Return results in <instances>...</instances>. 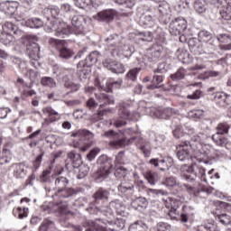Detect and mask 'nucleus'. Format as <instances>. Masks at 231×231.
<instances>
[{"instance_id":"nucleus-1","label":"nucleus","mask_w":231,"mask_h":231,"mask_svg":"<svg viewBox=\"0 0 231 231\" xmlns=\"http://www.w3.org/2000/svg\"><path fill=\"white\" fill-rule=\"evenodd\" d=\"M188 134H189L190 141H184L177 146V158L180 162H185L190 158L192 152H203V145L205 141L208 138L204 133H198L196 129L188 127Z\"/></svg>"},{"instance_id":"nucleus-2","label":"nucleus","mask_w":231,"mask_h":231,"mask_svg":"<svg viewBox=\"0 0 231 231\" xmlns=\"http://www.w3.org/2000/svg\"><path fill=\"white\" fill-rule=\"evenodd\" d=\"M84 24H86V18L82 15H76L72 18V26L62 22L54 27L56 37H66L69 33H82L84 32Z\"/></svg>"},{"instance_id":"nucleus-3","label":"nucleus","mask_w":231,"mask_h":231,"mask_svg":"<svg viewBox=\"0 0 231 231\" xmlns=\"http://www.w3.org/2000/svg\"><path fill=\"white\" fill-rule=\"evenodd\" d=\"M166 213L171 217V220L180 221V223H187V220L192 218L194 216V209L191 207H182V213L178 215V204L166 203Z\"/></svg>"},{"instance_id":"nucleus-4","label":"nucleus","mask_w":231,"mask_h":231,"mask_svg":"<svg viewBox=\"0 0 231 231\" xmlns=\"http://www.w3.org/2000/svg\"><path fill=\"white\" fill-rule=\"evenodd\" d=\"M124 227H125V223L123 222V219L116 221L97 220V222H94V226L87 227L85 231H120Z\"/></svg>"},{"instance_id":"nucleus-5","label":"nucleus","mask_w":231,"mask_h":231,"mask_svg":"<svg viewBox=\"0 0 231 231\" xmlns=\"http://www.w3.org/2000/svg\"><path fill=\"white\" fill-rule=\"evenodd\" d=\"M49 44H51L52 48H55L57 50V51L59 52V57H60V59L68 60L73 57V51L68 48V42H66V41L51 38L49 40Z\"/></svg>"},{"instance_id":"nucleus-6","label":"nucleus","mask_w":231,"mask_h":231,"mask_svg":"<svg viewBox=\"0 0 231 231\" xmlns=\"http://www.w3.org/2000/svg\"><path fill=\"white\" fill-rule=\"evenodd\" d=\"M51 206L43 205L42 206V209L43 212L47 213H58V215H60V220H68L69 217H72V212L68 210L65 206H63L60 203H53L49 204Z\"/></svg>"},{"instance_id":"nucleus-7","label":"nucleus","mask_w":231,"mask_h":231,"mask_svg":"<svg viewBox=\"0 0 231 231\" xmlns=\"http://www.w3.org/2000/svg\"><path fill=\"white\" fill-rule=\"evenodd\" d=\"M97 163L99 165V169L96 173L97 180L107 178L109 174H111V169H113L111 159L107 158L106 155H102L98 158Z\"/></svg>"},{"instance_id":"nucleus-8","label":"nucleus","mask_w":231,"mask_h":231,"mask_svg":"<svg viewBox=\"0 0 231 231\" xmlns=\"http://www.w3.org/2000/svg\"><path fill=\"white\" fill-rule=\"evenodd\" d=\"M69 183V180H68L66 177L59 176L56 178L55 189L58 190L57 196H59V198H69L73 196V189H66Z\"/></svg>"},{"instance_id":"nucleus-9","label":"nucleus","mask_w":231,"mask_h":231,"mask_svg":"<svg viewBox=\"0 0 231 231\" xmlns=\"http://www.w3.org/2000/svg\"><path fill=\"white\" fill-rule=\"evenodd\" d=\"M199 42H204V53H210L215 48L216 38L208 31L202 30L199 32Z\"/></svg>"},{"instance_id":"nucleus-10","label":"nucleus","mask_w":231,"mask_h":231,"mask_svg":"<svg viewBox=\"0 0 231 231\" xmlns=\"http://www.w3.org/2000/svg\"><path fill=\"white\" fill-rule=\"evenodd\" d=\"M1 145H3V137L0 136V147ZM12 147L11 142H7L3 145L2 151H0V165H6V163L12 162V158H14Z\"/></svg>"},{"instance_id":"nucleus-11","label":"nucleus","mask_w":231,"mask_h":231,"mask_svg":"<svg viewBox=\"0 0 231 231\" xmlns=\"http://www.w3.org/2000/svg\"><path fill=\"white\" fill-rule=\"evenodd\" d=\"M80 165H82V156H80V153L76 152L74 150L69 152L65 164L66 170L71 171V169H79Z\"/></svg>"},{"instance_id":"nucleus-12","label":"nucleus","mask_w":231,"mask_h":231,"mask_svg":"<svg viewBox=\"0 0 231 231\" xmlns=\"http://www.w3.org/2000/svg\"><path fill=\"white\" fill-rule=\"evenodd\" d=\"M120 36L115 34L106 39V42L109 48H117L119 51H122L123 53H132L133 48L129 47L128 45H124L122 47L120 43Z\"/></svg>"},{"instance_id":"nucleus-13","label":"nucleus","mask_w":231,"mask_h":231,"mask_svg":"<svg viewBox=\"0 0 231 231\" xmlns=\"http://www.w3.org/2000/svg\"><path fill=\"white\" fill-rule=\"evenodd\" d=\"M118 116L123 120H132V122H138V120H140V113H131L127 108V105H125V103H122L119 105Z\"/></svg>"},{"instance_id":"nucleus-14","label":"nucleus","mask_w":231,"mask_h":231,"mask_svg":"<svg viewBox=\"0 0 231 231\" xmlns=\"http://www.w3.org/2000/svg\"><path fill=\"white\" fill-rule=\"evenodd\" d=\"M118 16V12L115 9H106L96 15H94V19L96 21H99L101 23H113L115 21V17Z\"/></svg>"},{"instance_id":"nucleus-15","label":"nucleus","mask_w":231,"mask_h":231,"mask_svg":"<svg viewBox=\"0 0 231 231\" xmlns=\"http://www.w3.org/2000/svg\"><path fill=\"white\" fill-rule=\"evenodd\" d=\"M150 111L151 116H155V118H162L163 120H167V118H171V116L178 115V110L173 109L171 107L159 108L158 110L151 108Z\"/></svg>"},{"instance_id":"nucleus-16","label":"nucleus","mask_w":231,"mask_h":231,"mask_svg":"<svg viewBox=\"0 0 231 231\" xmlns=\"http://www.w3.org/2000/svg\"><path fill=\"white\" fill-rule=\"evenodd\" d=\"M182 169L186 172H189V174H194L197 178H199L201 181H205V183H207V173L205 172V168L193 163L190 166L185 165Z\"/></svg>"},{"instance_id":"nucleus-17","label":"nucleus","mask_w":231,"mask_h":231,"mask_svg":"<svg viewBox=\"0 0 231 231\" xmlns=\"http://www.w3.org/2000/svg\"><path fill=\"white\" fill-rule=\"evenodd\" d=\"M102 59V55L97 51H94L90 52V54L85 59V60H81L78 63V68H91L93 64H97L98 60Z\"/></svg>"},{"instance_id":"nucleus-18","label":"nucleus","mask_w":231,"mask_h":231,"mask_svg":"<svg viewBox=\"0 0 231 231\" xmlns=\"http://www.w3.org/2000/svg\"><path fill=\"white\" fill-rule=\"evenodd\" d=\"M39 51H41V47L38 43L33 42H28L26 45V53L31 60H34V62H37V60H39Z\"/></svg>"},{"instance_id":"nucleus-19","label":"nucleus","mask_w":231,"mask_h":231,"mask_svg":"<svg viewBox=\"0 0 231 231\" xmlns=\"http://www.w3.org/2000/svg\"><path fill=\"white\" fill-rule=\"evenodd\" d=\"M104 68H106V69H109L112 71V73H124L125 71V69L124 68V65L122 63L117 61H113L112 60H105L103 61Z\"/></svg>"},{"instance_id":"nucleus-20","label":"nucleus","mask_w":231,"mask_h":231,"mask_svg":"<svg viewBox=\"0 0 231 231\" xmlns=\"http://www.w3.org/2000/svg\"><path fill=\"white\" fill-rule=\"evenodd\" d=\"M19 7V3L15 1H5L0 4V10L6 15H13Z\"/></svg>"},{"instance_id":"nucleus-21","label":"nucleus","mask_w":231,"mask_h":231,"mask_svg":"<svg viewBox=\"0 0 231 231\" xmlns=\"http://www.w3.org/2000/svg\"><path fill=\"white\" fill-rule=\"evenodd\" d=\"M149 59L152 60H158L163 57V46L159 43H153L149 50Z\"/></svg>"},{"instance_id":"nucleus-22","label":"nucleus","mask_w":231,"mask_h":231,"mask_svg":"<svg viewBox=\"0 0 231 231\" xmlns=\"http://www.w3.org/2000/svg\"><path fill=\"white\" fill-rule=\"evenodd\" d=\"M96 98L99 102L100 108H104L106 106H115V97L105 93L96 94Z\"/></svg>"},{"instance_id":"nucleus-23","label":"nucleus","mask_w":231,"mask_h":231,"mask_svg":"<svg viewBox=\"0 0 231 231\" xmlns=\"http://www.w3.org/2000/svg\"><path fill=\"white\" fill-rule=\"evenodd\" d=\"M100 91H105L106 93H113V89H120L122 86V80L118 79L117 81H109L106 84V87L100 85L99 82L96 84Z\"/></svg>"},{"instance_id":"nucleus-24","label":"nucleus","mask_w":231,"mask_h":231,"mask_svg":"<svg viewBox=\"0 0 231 231\" xmlns=\"http://www.w3.org/2000/svg\"><path fill=\"white\" fill-rule=\"evenodd\" d=\"M3 31L5 33H10L12 35H18V37H22L23 35V31L19 30L17 25L14 24L12 22H6L3 25Z\"/></svg>"},{"instance_id":"nucleus-25","label":"nucleus","mask_w":231,"mask_h":231,"mask_svg":"<svg viewBox=\"0 0 231 231\" xmlns=\"http://www.w3.org/2000/svg\"><path fill=\"white\" fill-rule=\"evenodd\" d=\"M22 24L27 26L28 28H42L44 26V22L41 18H30Z\"/></svg>"},{"instance_id":"nucleus-26","label":"nucleus","mask_w":231,"mask_h":231,"mask_svg":"<svg viewBox=\"0 0 231 231\" xmlns=\"http://www.w3.org/2000/svg\"><path fill=\"white\" fill-rule=\"evenodd\" d=\"M135 140V145L143 152L144 156H147L151 152V149L149 148V144L143 141V138L142 137H136Z\"/></svg>"},{"instance_id":"nucleus-27","label":"nucleus","mask_w":231,"mask_h":231,"mask_svg":"<svg viewBox=\"0 0 231 231\" xmlns=\"http://www.w3.org/2000/svg\"><path fill=\"white\" fill-rule=\"evenodd\" d=\"M213 101L219 106H226L228 104V96L225 92H217L213 94Z\"/></svg>"},{"instance_id":"nucleus-28","label":"nucleus","mask_w":231,"mask_h":231,"mask_svg":"<svg viewBox=\"0 0 231 231\" xmlns=\"http://www.w3.org/2000/svg\"><path fill=\"white\" fill-rule=\"evenodd\" d=\"M212 140L219 147H225L228 144V137H225V134H214Z\"/></svg>"},{"instance_id":"nucleus-29","label":"nucleus","mask_w":231,"mask_h":231,"mask_svg":"<svg viewBox=\"0 0 231 231\" xmlns=\"http://www.w3.org/2000/svg\"><path fill=\"white\" fill-rule=\"evenodd\" d=\"M63 82H64V87L67 89H69L70 91H72V93H75V91H79V89H80V85L73 82L68 76L63 78Z\"/></svg>"},{"instance_id":"nucleus-30","label":"nucleus","mask_w":231,"mask_h":231,"mask_svg":"<svg viewBox=\"0 0 231 231\" xmlns=\"http://www.w3.org/2000/svg\"><path fill=\"white\" fill-rule=\"evenodd\" d=\"M71 136L73 138H85L86 140H91L95 135L88 130H78L72 133Z\"/></svg>"},{"instance_id":"nucleus-31","label":"nucleus","mask_w":231,"mask_h":231,"mask_svg":"<svg viewBox=\"0 0 231 231\" xmlns=\"http://www.w3.org/2000/svg\"><path fill=\"white\" fill-rule=\"evenodd\" d=\"M96 201H108L109 191L104 189H99L93 196Z\"/></svg>"},{"instance_id":"nucleus-32","label":"nucleus","mask_w":231,"mask_h":231,"mask_svg":"<svg viewBox=\"0 0 231 231\" xmlns=\"http://www.w3.org/2000/svg\"><path fill=\"white\" fill-rule=\"evenodd\" d=\"M42 111L44 115L49 116L50 122H57L59 120V112L55 111L51 106H46Z\"/></svg>"},{"instance_id":"nucleus-33","label":"nucleus","mask_w":231,"mask_h":231,"mask_svg":"<svg viewBox=\"0 0 231 231\" xmlns=\"http://www.w3.org/2000/svg\"><path fill=\"white\" fill-rule=\"evenodd\" d=\"M171 28H178L180 32L187 30V20L183 18H176L172 22Z\"/></svg>"},{"instance_id":"nucleus-34","label":"nucleus","mask_w":231,"mask_h":231,"mask_svg":"<svg viewBox=\"0 0 231 231\" xmlns=\"http://www.w3.org/2000/svg\"><path fill=\"white\" fill-rule=\"evenodd\" d=\"M14 178H24L26 176V169L24 168V164L19 163L15 164L14 170Z\"/></svg>"},{"instance_id":"nucleus-35","label":"nucleus","mask_w":231,"mask_h":231,"mask_svg":"<svg viewBox=\"0 0 231 231\" xmlns=\"http://www.w3.org/2000/svg\"><path fill=\"white\" fill-rule=\"evenodd\" d=\"M194 10L197 14H205V12H207V2L205 0H196L194 3Z\"/></svg>"},{"instance_id":"nucleus-36","label":"nucleus","mask_w":231,"mask_h":231,"mask_svg":"<svg viewBox=\"0 0 231 231\" xmlns=\"http://www.w3.org/2000/svg\"><path fill=\"white\" fill-rule=\"evenodd\" d=\"M144 178L147 180L150 185H156V182L160 180V176L154 171H147Z\"/></svg>"},{"instance_id":"nucleus-37","label":"nucleus","mask_w":231,"mask_h":231,"mask_svg":"<svg viewBox=\"0 0 231 231\" xmlns=\"http://www.w3.org/2000/svg\"><path fill=\"white\" fill-rule=\"evenodd\" d=\"M217 133L215 134H228V131H230V125L228 123H219L216 127Z\"/></svg>"},{"instance_id":"nucleus-38","label":"nucleus","mask_w":231,"mask_h":231,"mask_svg":"<svg viewBox=\"0 0 231 231\" xmlns=\"http://www.w3.org/2000/svg\"><path fill=\"white\" fill-rule=\"evenodd\" d=\"M78 69L79 80H86L87 79H89V73H91V69H89V67H80L78 68Z\"/></svg>"},{"instance_id":"nucleus-39","label":"nucleus","mask_w":231,"mask_h":231,"mask_svg":"<svg viewBox=\"0 0 231 231\" xmlns=\"http://www.w3.org/2000/svg\"><path fill=\"white\" fill-rule=\"evenodd\" d=\"M187 75V69L180 68L175 73L171 75V79L175 81L183 80V79H185V76Z\"/></svg>"},{"instance_id":"nucleus-40","label":"nucleus","mask_w":231,"mask_h":231,"mask_svg":"<svg viewBox=\"0 0 231 231\" xmlns=\"http://www.w3.org/2000/svg\"><path fill=\"white\" fill-rule=\"evenodd\" d=\"M28 213L29 210L27 208H17L15 209H13V215L19 219L27 217Z\"/></svg>"},{"instance_id":"nucleus-41","label":"nucleus","mask_w":231,"mask_h":231,"mask_svg":"<svg viewBox=\"0 0 231 231\" xmlns=\"http://www.w3.org/2000/svg\"><path fill=\"white\" fill-rule=\"evenodd\" d=\"M0 42H2V44H5V46H10V44L14 42L13 34H10L8 32H3L0 35Z\"/></svg>"},{"instance_id":"nucleus-42","label":"nucleus","mask_w":231,"mask_h":231,"mask_svg":"<svg viewBox=\"0 0 231 231\" xmlns=\"http://www.w3.org/2000/svg\"><path fill=\"white\" fill-rule=\"evenodd\" d=\"M41 84L45 86V88H56L57 82L51 77H43L41 79Z\"/></svg>"},{"instance_id":"nucleus-43","label":"nucleus","mask_w":231,"mask_h":231,"mask_svg":"<svg viewBox=\"0 0 231 231\" xmlns=\"http://www.w3.org/2000/svg\"><path fill=\"white\" fill-rule=\"evenodd\" d=\"M78 178L82 180L86 178L87 174H89V166L87 164H80L79 167Z\"/></svg>"},{"instance_id":"nucleus-44","label":"nucleus","mask_w":231,"mask_h":231,"mask_svg":"<svg viewBox=\"0 0 231 231\" xmlns=\"http://www.w3.org/2000/svg\"><path fill=\"white\" fill-rule=\"evenodd\" d=\"M128 231H146V225L142 221L134 222L133 225H130Z\"/></svg>"},{"instance_id":"nucleus-45","label":"nucleus","mask_w":231,"mask_h":231,"mask_svg":"<svg viewBox=\"0 0 231 231\" xmlns=\"http://www.w3.org/2000/svg\"><path fill=\"white\" fill-rule=\"evenodd\" d=\"M53 230V221L51 219H43L42 226H39V231H51Z\"/></svg>"},{"instance_id":"nucleus-46","label":"nucleus","mask_w":231,"mask_h":231,"mask_svg":"<svg viewBox=\"0 0 231 231\" xmlns=\"http://www.w3.org/2000/svg\"><path fill=\"white\" fill-rule=\"evenodd\" d=\"M129 174V171L125 168L124 166L117 167L115 171L116 178H118L119 180L122 178H125Z\"/></svg>"},{"instance_id":"nucleus-47","label":"nucleus","mask_w":231,"mask_h":231,"mask_svg":"<svg viewBox=\"0 0 231 231\" xmlns=\"http://www.w3.org/2000/svg\"><path fill=\"white\" fill-rule=\"evenodd\" d=\"M107 113H115V110L113 108L99 110L96 115H94L95 122H98V120H101L102 116H106Z\"/></svg>"},{"instance_id":"nucleus-48","label":"nucleus","mask_w":231,"mask_h":231,"mask_svg":"<svg viewBox=\"0 0 231 231\" xmlns=\"http://www.w3.org/2000/svg\"><path fill=\"white\" fill-rule=\"evenodd\" d=\"M140 25L141 26H152V16L151 14L141 16Z\"/></svg>"},{"instance_id":"nucleus-49","label":"nucleus","mask_w":231,"mask_h":231,"mask_svg":"<svg viewBox=\"0 0 231 231\" xmlns=\"http://www.w3.org/2000/svg\"><path fill=\"white\" fill-rule=\"evenodd\" d=\"M137 39L139 41H143V42H152V33L147 32H141L137 35Z\"/></svg>"},{"instance_id":"nucleus-50","label":"nucleus","mask_w":231,"mask_h":231,"mask_svg":"<svg viewBox=\"0 0 231 231\" xmlns=\"http://www.w3.org/2000/svg\"><path fill=\"white\" fill-rule=\"evenodd\" d=\"M140 68L130 69L126 74V79L134 82V80H136V78L138 77V73H140Z\"/></svg>"},{"instance_id":"nucleus-51","label":"nucleus","mask_w":231,"mask_h":231,"mask_svg":"<svg viewBox=\"0 0 231 231\" xmlns=\"http://www.w3.org/2000/svg\"><path fill=\"white\" fill-rule=\"evenodd\" d=\"M220 15L225 21H230L231 19V7L226 6L220 10Z\"/></svg>"},{"instance_id":"nucleus-52","label":"nucleus","mask_w":231,"mask_h":231,"mask_svg":"<svg viewBox=\"0 0 231 231\" xmlns=\"http://www.w3.org/2000/svg\"><path fill=\"white\" fill-rule=\"evenodd\" d=\"M162 184L168 189H171L172 187H176V185H178V181H176V178L174 177H167L162 180Z\"/></svg>"},{"instance_id":"nucleus-53","label":"nucleus","mask_w":231,"mask_h":231,"mask_svg":"<svg viewBox=\"0 0 231 231\" xmlns=\"http://www.w3.org/2000/svg\"><path fill=\"white\" fill-rule=\"evenodd\" d=\"M110 147H113L114 149H120L125 145V138H121L116 141H112L109 143Z\"/></svg>"},{"instance_id":"nucleus-54","label":"nucleus","mask_w":231,"mask_h":231,"mask_svg":"<svg viewBox=\"0 0 231 231\" xmlns=\"http://www.w3.org/2000/svg\"><path fill=\"white\" fill-rule=\"evenodd\" d=\"M218 223H220L223 226H228L230 225V217L226 214L218 215L217 217Z\"/></svg>"},{"instance_id":"nucleus-55","label":"nucleus","mask_w":231,"mask_h":231,"mask_svg":"<svg viewBox=\"0 0 231 231\" xmlns=\"http://www.w3.org/2000/svg\"><path fill=\"white\" fill-rule=\"evenodd\" d=\"M51 176H53V175H51V171L45 170L40 176V180H41V181H43V182H50V181H51V180H50L51 178Z\"/></svg>"},{"instance_id":"nucleus-56","label":"nucleus","mask_w":231,"mask_h":231,"mask_svg":"<svg viewBox=\"0 0 231 231\" xmlns=\"http://www.w3.org/2000/svg\"><path fill=\"white\" fill-rule=\"evenodd\" d=\"M75 5L78 6V8H88L89 5H91V0H74Z\"/></svg>"},{"instance_id":"nucleus-57","label":"nucleus","mask_w":231,"mask_h":231,"mask_svg":"<svg viewBox=\"0 0 231 231\" xmlns=\"http://www.w3.org/2000/svg\"><path fill=\"white\" fill-rule=\"evenodd\" d=\"M134 189V186L133 184L122 182L118 187L119 192H127V190H133Z\"/></svg>"},{"instance_id":"nucleus-58","label":"nucleus","mask_w":231,"mask_h":231,"mask_svg":"<svg viewBox=\"0 0 231 231\" xmlns=\"http://www.w3.org/2000/svg\"><path fill=\"white\" fill-rule=\"evenodd\" d=\"M42 156H44V152H41V153L33 161L32 167H33L34 171H37V169H39V167H41V163L42 162Z\"/></svg>"},{"instance_id":"nucleus-59","label":"nucleus","mask_w":231,"mask_h":231,"mask_svg":"<svg viewBox=\"0 0 231 231\" xmlns=\"http://www.w3.org/2000/svg\"><path fill=\"white\" fill-rule=\"evenodd\" d=\"M169 71V65L165 62H162L158 65V68L156 70H154V73H167Z\"/></svg>"},{"instance_id":"nucleus-60","label":"nucleus","mask_w":231,"mask_h":231,"mask_svg":"<svg viewBox=\"0 0 231 231\" xmlns=\"http://www.w3.org/2000/svg\"><path fill=\"white\" fill-rule=\"evenodd\" d=\"M201 97H203V92L201 90H196L191 95H188L187 98L189 100H199Z\"/></svg>"},{"instance_id":"nucleus-61","label":"nucleus","mask_w":231,"mask_h":231,"mask_svg":"<svg viewBox=\"0 0 231 231\" xmlns=\"http://www.w3.org/2000/svg\"><path fill=\"white\" fill-rule=\"evenodd\" d=\"M110 125H115V127H122L123 125H125V124H127V122L124 121V120H120V119H111L109 121Z\"/></svg>"},{"instance_id":"nucleus-62","label":"nucleus","mask_w":231,"mask_h":231,"mask_svg":"<svg viewBox=\"0 0 231 231\" xmlns=\"http://www.w3.org/2000/svg\"><path fill=\"white\" fill-rule=\"evenodd\" d=\"M100 152V150L98 148L92 149L87 155V158L89 162H93L95 158H97V154Z\"/></svg>"},{"instance_id":"nucleus-63","label":"nucleus","mask_w":231,"mask_h":231,"mask_svg":"<svg viewBox=\"0 0 231 231\" xmlns=\"http://www.w3.org/2000/svg\"><path fill=\"white\" fill-rule=\"evenodd\" d=\"M156 231H171V226L166 223L161 222L156 226Z\"/></svg>"},{"instance_id":"nucleus-64","label":"nucleus","mask_w":231,"mask_h":231,"mask_svg":"<svg viewBox=\"0 0 231 231\" xmlns=\"http://www.w3.org/2000/svg\"><path fill=\"white\" fill-rule=\"evenodd\" d=\"M204 230L206 231H219L218 227L214 223L204 224Z\"/></svg>"}]
</instances>
